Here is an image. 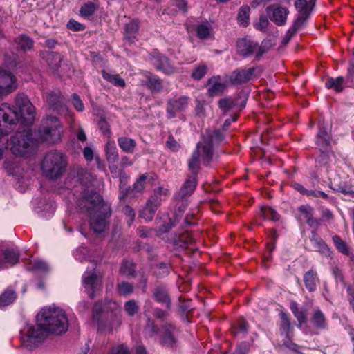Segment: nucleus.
<instances>
[{
	"instance_id": "obj_11",
	"label": "nucleus",
	"mask_w": 354,
	"mask_h": 354,
	"mask_svg": "<svg viewBox=\"0 0 354 354\" xmlns=\"http://www.w3.org/2000/svg\"><path fill=\"white\" fill-rule=\"evenodd\" d=\"M82 286L88 296L93 299L102 290V278L93 270H86L82 275Z\"/></svg>"
},
{
	"instance_id": "obj_18",
	"label": "nucleus",
	"mask_w": 354,
	"mask_h": 354,
	"mask_svg": "<svg viewBox=\"0 0 354 354\" xmlns=\"http://www.w3.org/2000/svg\"><path fill=\"white\" fill-rule=\"evenodd\" d=\"M257 70V68L252 67L248 69L235 71L230 77V82L232 84L245 83L257 76L256 72Z\"/></svg>"
},
{
	"instance_id": "obj_53",
	"label": "nucleus",
	"mask_w": 354,
	"mask_h": 354,
	"mask_svg": "<svg viewBox=\"0 0 354 354\" xmlns=\"http://www.w3.org/2000/svg\"><path fill=\"white\" fill-rule=\"evenodd\" d=\"M124 309L128 315L133 316L138 313V306L135 300L131 299L125 302Z\"/></svg>"
},
{
	"instance_id": "obj_27",
	"label": "nucleus",
	"mask_w": 354,
	"mask_h": 354,
	"mask_svg": "<svg viewBox=\"0 0 354 354\" xmlns=\"http://www.w3.org/2000/svg\"><path fill=\"white\" fill-rule=\"evenodd\" d=\"M1 259L3 261V268L6 264L13 266L18 262L19 253L12 249H7L6 250H1Z\"/></svg>"
},
{
	"instance_id": "obj_61",
	"label": "nucleus",
	"mask_w": 354,
	"mask_h": 354,
	"mask_svg": "<svg viewBox=\"0 0 354 354\" xmlns=\"http://www.w3.org/2000/svg\"><path fill=\"white\" fill-rule=\"evenodd\" d=\"M72 103L75 109L78 111H83L84 109V104L80 97L74 93L72 95Z\"/></svg>"
},
{
	"instance_id": "obj_26",
	"label": "nucleus",
	"mask_w": 354,
	"mask_h": 354,
	"mask_svg": "<svg viewBox=\"0 0 354 354\" xmlns=\"http://www.w3.org/2000/svg\"><path fill=\"white\" fill-rule=\"evenodd\" d=\"M46 102L54 110L59 111L63 106V99L59 91L50 92L46 95Z\"/></svg>"
},
{
	"instance_id": "obj_31",
	"label": "nucleus",
	"mask_w": 354,
	"mask_h": 354,
	"mask_svg": "<svg viewBox=\"0 0 354 354\" xmlns=\"http://www.w3.org/2000/svg\"><path fill=\"white\" fill-rule=\"evenodd\" d=\"M311 322L315 328L319 330H324L327 328V322L324 313L319 310H315Z\"/></svg>"
},
{
	"instance_id": "obj_48",
	"label": "nucleus",
	"mask_w": 354,
	"mask_h": 354,
	"mask_svg": "<svg viewBox=\"0 0 354 354\" xmlns=\"http://www.w3.org/2000/svg\"><path fill=\"white\" fill-rule=\"evenodd\" d=\"M320 152L321 153L317 161L319 164L322 165V166L328 167V163L332 160V158L335 157L334 153L332 151H324Z\"/></svg>"
},
{
	"instance_id": "obj_50",
	"label": "nucleus",
	"mask_w": 354,
	"mask_h": 354,
	"mask_svg": "<svg viewBox=\"0 0 354 354\" xmlns=\"http://www.w3.org/2000/svg\"><path fill=\"white\" fill-rule=\"evenodd\" d=\"M96 6L93 2L85 3L80 8V15L84 17H88L94 14Z\"/></svg>"
},
{
	"instance_id": "obj_58",
	"label": "nucleus",
	"mask_w": 354,
	"mask_h": 354,
	"mask_svg": "<svg viewBox=\"0 0 354 354\" xmlns=\"http://www.w3.org/2000/svg\"><path fill=\"white\" fill-rule=\"evenodd\" d=\"M309 15H308L307 12H304V14H299L297 19L292 24V26L295 27L297 30H299L304 25Z\"/></svg>"
},
{
	"instance_id": "obj_15",
	"label": "nucleus",
	"mask_w": 354,
	"mask_h": 354,
	"mask_svg": "<svg viewBox=\"0 0 354 354\" xmlns=\"http://www.w3.org/2000/svg\"><path fill=\"white\" fill-rule=\"evenodd\" d=\"M21 158L15 156L5 160L3 167L9 175L17 178H24L25 167L21 160Z\"/></svg>"
},
{
	"instance_id": "obj_22",
	"label": "nucleus",
	"mask_w": 354,
	"mask_h": 354,
	"mask_svg": "<svg viewBox=\"0 0 354 354\" xmlns=\"http://www.w3.org/2000/svg\"><path fill=\"white\" fill-rule=\"evenodd\" d=\"M169 194L170 192L169 189L165 187L160 186L153 190L147 201L154 205L155 207L159 208L162 202L165 200Z\"/></svg>"
},
{
	"instance_id": "obj_55",
	"label": "nucleus",
	"mask_w": 354,
	"mask_h": 354,
	"mask_svg": "<svg viewBox=\"0 0 354 354\" xmlns=\"http://www.w3.org/2000/svg\"><path fill=\"white\" fill-rule=\"evenodd\" d=\"M134 264L131 262H123L120 267V272L126 276H133L135 272Z\"/></svg>"
},
{
	"instance_id": "obj_29",
	"label": "nucleus",
	"mask_w": 354,
	"mask_h": 354,
	"mask_svg": "<svg viewBox=\"0 0 354 354\" xmlns=\"http://www.w3.org/2000/svg\"><path fill=\"white\" fill-rule=\"evenodd\" d=\"M118 143L120 148L124 152L128 153H133L134 152L136 146L135 140L126 136H121L118 138Z\"/></svg>"
},
{
	"instance_id": "obj_59",
	"label": "nucleus",
	"mask_w": 354,
	"mask_h": 354,
	"mask_svg": "<svg viewBox=\"0 0 354 354\" xmlns=\"http://www.w3.org/2000/svg\"><path fill=\"white\" fill-rule=\"evenodd\" d=\"M298 210L304 216L306 221L313 216V209L308 205L300 206Z\"/></svg>"
},
{
	"instance_id": "obj_6",
	"label": "nucleus",
	"mask_w": 354,
	"mask_h": 354,
	"mask_svg": "<svg viewBox=\"0 0 354 354\" xmlns=\"http://www.w3.org/2000/svg\"><path fill=\"white\" fill-rule=\"evenodd\" d=\"M20 333L22 346L28 350H32L41 344L46 335L44 329L37 323L36 325L26 324Z\"/></svg>"
},
{
	"instance_id": "obj_62",
	"label": "nucleus",
	"mask_w": 354,
	"mask_h": 354,
	"mask_svg": "<svg viewBox=\"0 0 354 354\" xmlns=\"http://www.w3.org/2000/svg\"><path fill=\"white\" fill-rule=\"evenodd\" d=\"M268 24L269 21L268 18L264 15H261L260 16L259 21L254 23V26L257 29L262 30L267 28Z\"/></svg>"
},
{
	"instance_id": "obj_63",
	"label": "nucleus",
	"mask_w": 354,
	"mask_h": 354,
	"mask_svg": "<svg viewBox=\"0 0 354 354\" xmlns=\"http://www.w3.org/2000/svg\"><path fill=\"white\" fill-rule=\"evenodd\" d=\"M32 269L35 270L46 271L48 268V265L41 260H35L32 262Z\"/></svg>"
},
{
	"instance_id": "obj_25",
	"label": "nucleus",
	"mask_w": 354,
	"mask_h": 354,
	"mask_svg": "<svg viewBox=\"0 0 354 354\" xmlns=\"http://www.w3.org/2000/svg\"><path fill=\"white\" fill-rule=\"evenodd\" d=\"M153 297L156 301L165 304L167 308L170 306V298L167 288L163 286L156 288L153 292Z\"/></svg>"
},
{
	"instance_id": "obj_20",
	"label": "nucleus",
	"mask_w": 354,
	"mask_h": 354,
	"mask_svg": "<svg viewBox=\"0 0 354 354\" xmlns=\"http://www.w3.org/2000/svg\"><path fill=\"white\" fill-rule=\"evenodd\" d=\"M266 11L268 14L272 12V15L270 16V19L277 25L283 26L286 24L289 13L286 8L281 6H269L267 8Z\"/></svg>"
},
{
	"instance_id": "obj_28",
	"label": "nucleus",
	"mask_w": 354,
	"mask_h": 354,
	"mask_svg": "<svg viewBox=\"0 0 354 354\" xmlns=\"http://www.w3.org/2000/svg\"><path fill=\"white\" fill-rule=\"evenodd\" d=\"M139 29V22L137 20H131L125 24V37L129 42L133 43L136 40V35Z\"/></svg>"
},
{
	"instance_id": "obj_14",
	"label": "nucleus",
	"mask_w": 354,
	"mask_h": 354,
	"mask_svg": "<svg viewBox=\"0 0 354 354\" xmlns=\"http://www.w3.org/2000/svg\"><path fill=\"white\" fill-rule=\"evenodd\" d=\"M17 87L16 77L9 71L0 68V97L10 95Z\"/></svg>"
},
{
	"instance_id": "obj_23",
	"label": "nucleus",
	"mask_w": 354,
	"mask_h": 354,
	"mask_svg": "<svg viewBox=\"0 0 354 354\" xmlns=\"http://www.w3.org/2000/svg\"><path fill=\"white\" fill-rule=\"evenodd\" d=\"M208 93L211 96L219 95L226 88V84L220 81V77L218 76L210 78L208 80Z\"/></svg>"
},
{
	"instance_id": "obj_33",
	"label": "nucleus",
	"mask_w": 354,
	"mask_h": 354,
	"mask_svg": "<svg viewBox=\"0 0 354 354\" xmlns=\"http://www.w3.org/2000/svg\"><path fill=\"white\" fill-rule=\"evenodd\" d=\"M315 5V0H296L295 1V6L299 14L307 12L310 16L312 10Z\"/></svg>"
},
{
	"instance_id": "obj_13",
	"label": "nucleus",
	"mask_w": 354,
	"mask_h": 354,
	"mask_svg": "<svg viewBox=\"0 0 354 354\" xmlns=\"http://www.w3.org/2000/svg\"><path fill=\"white\" fill-rule=\"evenodd\" d=\"M149 61L158 71L165 74L171 75L177 71L176 68L170 63L169 59L157 50L150 53Z\"/></svg>"
},
{
	"instance_id": "obj_1",
	"label": "nucleus",
	"mask_w": 354,
	"mask_h": 354,
	"mask_svg": "<svg viewBox=\"0 0 354 354\" xmlns=\"http://www.w3.org/2000/svg\"><path fill=\"white\" fill-rule=\"evenodd\" d=\"M35 109L28 96L18 93L15 98V105L3 103L0 106V160L8 149V134L12 126L21 123L30 126L35 119Z\"/></svg>"
},
{
	"instance_id": "obj_36",
	"label": "nucleus",
	"mask_w": 354,
	"mask_h": 354,
	"mask_svg": "<svg viewBox=\"0 0 354 354\" xmlns=\"http://www.w3.org/2000/svg\"><path fill=\"white\" fill-rule=\"evenodd\" d=\"M15 44L23 51L30 50L33 46L32 39L26 35H21L15 39Z\"/></svg>"
},
{
	"instance_id": "obj_60",
	"label": "nucleus",
	"mask_w": 354,
	"mask_h": 354,
	"mask_svg": "<svg viewBox=\"0 0 354 354\" xmlns=\"http://www.w3.org/2000/svg\"><path fill=\"white\" fill-rule=\"evenodd\" d=\"M110 354H130L129 350L127 345L122 344L113 346L110 352Z\"/></svg>"
},
{
	"instance_id": "obj_4",
	"label": "nucleus",
	"mask_w": 354,
	"mask_h": 354,
	"mask_svg": "<svg viewBox=\"0 0 354 354\" xmlns=\"http://www.w3.org/2000/svg\"><path fill=\"white\" fill-rule=\"evenodd\" d=\"M37 141L29 129L16 131L8 140V148L15 156L25 157L34 151Z\"/></svg>"
},
{
	"instance_id": "obj_7",
	"label": "nucleus",
	"mask_w": 354,
	"mask_h": 354,
	"mask_svg": "<svg viewBox=\"0 0 354 354\" xmlns=\"http://www.w3.org/2000/svg\"><path fill=\"white\" fill-rule=\"evenodd\" d=\"M77 205L88 214L101 209V206L109 204L104 202L93 189H84L77 196Z\"/></svg>"
},
{
	"instance_id": "obj_57",
	"label": "nucleus",
	"mask_w": 354,
	"mask_h": 354,
	"mask_svg": "<svg viewBox=\"0 0 354 354\" xmlns=\"http://www.w3.org/2000/svg\"><path fill=\"white\" fill-rule=\"evenodd\" d=\"M87 254L88 249L85 247H80L74 252L75 258L80 261L86 260L87 259Z\"/></svg>"
},
{
	"instance_id": "obj_44",
	"label": "nucleus",
	"mask_w": 354,
	"mask_h": 354,
	"mask_svg": "<svg viewBox=\"0 0 354 354\" xmlns=\"http://www.w3.org/2000/svg\"><path fill=\"white\" fill-rule=\"evenodd\" d=\"M145 84L152 91H159L162 88V83L160 79L156 76L148 73L147 75Z\"/></svg>"
},
{
	"instance_id": "obj_19",
	"label": "nucleus",
	"mask_w": 354,
	"mask_h": 354,
	"mask_svg": "<svg viewBox=\"0 0 354 354\" xmlns=\"http://www.w3.org/2000/svg\"><path fill=\"white\" fill-rule=\"evenodd\" d=\"M331 136L327 129L319 125V131L316 136V145L320 151H331L330 149Z\"/></svg>"
},
{
	"instance_id": "obj_8",
	"label": "nucleus",
	"mask_w": 354,
	"mask_h": 354,
	"mask_svg": "<svg viewBox=\"0 0 354 354\" xmlns=\"http://www.w3.org/2000/svg\"><path fill=\"white\" fill-rule=\"evenodd\" d=\"M62 125L56 117H48L39 129V138L42 141L55 142L61 139Z\"/></svg>"
},
{
	"instance_id": "obj_47",
	"label": "nucleus",
	"mask_w": 354,
	"mask_h": 354,
	"mask_svg": "<svg viewBox=\"0 0 354 354\" xmlns=\"http://www.w3.org/2000/svg\"><path fill=\"white\" fill-rule=\"evenodd\" d=\"M261 215L264 219H270L274 221H279V214L270 207H263L261 210Z\"/></svg>"
},
{
	"instance_id": "obj_3",
	"label": "nucleus",
	"mask_w": 354,
	"mask_h": 354,
	"mask_svg": "<svg viewBox=\"0 0 354 354\" xmlns=\"http://www.w3.org/2000/svg\"><path fill=\"white\" fill-rule=\"evenodd\" d=\"M36 321L46 333L59 335L66 333L68 327L66 314L59 308H43L37 314Z\"/></svg>"
},
{
	"instance_id": "obj_9",
	"label": "nucleus",
	"mask_w": 354,
	"mask_h": 354,
	"mask_svg": "<svg viewBox=\"0 0 354 354\" xmlns=\"http://www.w3.org/2000/svg\"><path fill=\"white\" fill-rule=\"evenodd\" d=\"M91 229L96 234H102L106 231L109 225V218L111 215L110 205L101 206L96 212L88 214Z\"/></svg>"
},
{
	"instance_id": "obj_2",
	"label": "nucleus",
	"mask_w": 354,
	"mask_h": 354,
	"mask_svg": "<svg viewBox=\"0 0 354 354\" xmlns=\"http://www.w3.org/2000/svg\"><path fill=\"white\" fill-rule=\"evenodd\" d=\"M225 140L223 132L218 129H207L202 136V140L197 143L191 158L188 162L189 170L192 172L182 185L176 194V198L184 199L194 192L197 185L196 176L200 171V160L207 165L212 160L214 148L219 145Z\"/></svg>"
},
{
	"instance_id": "obj_45",
	"label": "nucleus",
	"mask_w": 354,
	"mask_h": 354,
	"mask_svg": "<svg viewBox=\"0 0 354 354\" xmlns=\"http://www.w3.org/2000/svg\"><path fill=\"white\" fill-rule=\"evenodd\" d=\"M17 297V295L13 290L7 289L0 296V307L8 306L12 303Z\"/></svg>"
},
{
	"instance_id": "obj_37",
	"label": "nucleus",
	"mask_w": 354,
	"mask_h": 354,
	"mask_svg": "<svg viewBox=\"0 0 354 354\" xmlns=\"http://www.w3.org/2000/svg\"><path fill=\"white\" fill-rule=\"evenodd\" d=\"M240 98V96L236 97H227L222 98L218 101V106L223 111H228L237 106L238 100Z\"/></svg>"
},
{
	"instance_id": "obj_56",
	"label": "nucleus",
	"mask_w": 354,
	"mask_h": 354,
	"mask_svg": "<svg viewBox=\"0 0 354 354\" xmlns=\"http://www.w3.org/2000/svg\"><path fill=\"white\" fill-rule=\"evenodd\" d=\"M166 146L172 151H178L180 149V145L172 135H169L166 142Z\"/></svg>"
},
{
	"instance_id": "obj_54",
	"label": "nucleus",
	"mask_w": 354,
	"mask_h": 354,
	"mask_svg": "<svg viewBox=\"0 0 354 354\" xmlns=\"http://www.w3.org/2000/svg\"><path fill=\"white\" fill-rule=\"evenodd\" d=\"M122 212L126 216L128 225H131L136 216V213L133 209L131 206L126 205L122 207Z\"/></svg>"
},
{
	"instance_id": "obj_35",
	"label": "nucleus",
	"mask_w": 354,
	"mask_h": 354,
	"mask_svg": "<svg viewBox=\"0 0 354 354\" xmlns=\"http://www.w3.org/2000/svg\"><path fill=\"white\" fill-rule=\"evenodd\" d=\"M45 59L48 66L54 71L59 67L62 61V55L56 52L46 53Z\"/></svg>"
},
{
	"instance_id": "obj_51",
	"label": "nucleus",
	"mask_w": 354,
	"mask_h": 354,
	"mask_svg": "<svg viewBox=\"0 0 354 354\" xmlns=\"http://www.w3.org/2000/svg\"><path fill=\"white\" fill-rule=\"evenodd\" d=\"M133 286L128 282L122 281L118 284L117 290L118 293L123 296H127L133 291Z\"/></svg>"
},
{
	"instance_id": "obj_34",
	"label": "nucleus",
	"mask_w": 354,
	"mask_h": 354,
	"mask_svg": "<svg viewBox=\"0 0 354 354\" xmlns=\"http://www.w3.org/2000/svg\"><path fill=\"white\" fill-rule=\"evenodd\" d=\"M153 180L154 178L152 174H143L134 183L133 185V190L136 192H141L145 189L147 182L152 181Z\"/></svg>"
},
{
	"instance_id": "obj_64",
	"label": "nucleus",
	"mask_w": 354,
	"mask_h": 354,
	"mask_svg": "<svg viewBox=\"0 0 354 354\" xmlns=\"http://www.w3.org/2000/svg\"><path fill=\"white\" fill-rule=\"evenodd\" d=\"M146 330L151 335H156L158 333V327L154 324L153 321L150 318L147 319Z\"/></svg>"
},
{
	"instance_id": "obj_32",
	"label": "nucleus",
	"mask_w": 354,
	"mask_h": 354,
	"mask_svg": "<svg viewBox=\"0 0 354 354\" xmlns=\"http://www.w3.org/2000/svg\"><path fill=\"white\" fill-rule=\"evenodd\" d=\"M158 209V207H155L154 205L147 201L140 212V216L147 221H151L153 220Z\"/></svg>"
},
{
	"instance_id": "obj_10",
	"label": "nucleus",
	"mask_w": 354,
	"mask_h": 354,
	"mask_svg": "<svg viewBox=\"0 0 354 354\" xmlns=\"http://www.w3.org/2000/svg\"><path fill=\"white\" fill-rule=\"evenodd\" d=\"M268 41H263L261 46L248 38H242L237 41V52L243 57H249L256 53V56L259 57L266 53Z\"/></svg>"
},
{
	"instance_id": "obj_16",
	"label": "nucleus",
	"mask_w": 354,
	"mask_h": 354,
	"mask_svg": "<svg viewBox=\"0 0 354 354\" xmlns=\"http://www.w3.org/2000/svg\"><path fill=\"white\" fill-rule=\"evenodd\" d=\"M189 98L186 96L175 97L168 101L167 112L169 118H173L177 113L184 111L188 104Z\"/></svg>"
},
{
	"instance_id": "obj_46",
	"label": "nucleus",
	"mask_w": 354,
	"mask_h": 354,
	"mask_svg": "<svg viewBox=\"0 0 354 354\" xmlns=\"http://www.w3.org/2000/svg\"><path fill=\"white\" fill-rule=\"evenodd\" d=\"M333 241L337 249V250L342 253L343 254L349 256L350 255V250L348 245L346 244L344 241L340 238V236L337 235H335L332 237Z\"/></svg>"
},
{
	"instance_id": "obj_52",
	"label": "nucleus",
	"mask_w": 354,
	"mask_h": 354,
	"mask_svg": "<svg viewBox=\"0 0 354 354\" xmlns=\"http://www.w3.org/2000/svg\"><path fill=\"white\" fill-rule=\"evenodd\" d=\"M281 333L285 335L286 337L288 336L289 332L290 330L291 326H290V322L288 317V315L284 313H281Z\"/></svg>"
},
{
	"instance_id": "obj_21",
	"label": "nucleus",
	"mask_w": 354,
	"mask_h": 354,
	"mask_svg": "<svg viewBox=\"0 0 354 354\" xmlns=\"http://www.w3.org/2000/svg\"><path fill=\"white\" fill-rule=\"evenodd\" d=\"M329 187L336 192H341L345 195L354 197V187L338 182L336 178H332L330 175L328 176Z\"/></svg>"
},
{
	"instance_id": "obj_17",
	"label": "nucleus",
	"mask_w": 354,
	"mask_h": 354,
	"mask_svg": "<svg viewBox=\"0 0 354 354\" xmlns=\"http://www.w3.org/2000/svg\"><path fill=\"white\" fill-rule=\"evenodd\" d=\"M105 153L110 171L113 174L117 171L116 162L118 160V152L114 141L108 140L105 145Z\"/></svg>"
},
{
	"instance_id": "obj_39",
	"label": "nucleus",
	"mask_w": 354,
	"mask_h": 354,
	"mask_svg": "<svg viewBox=\"0 0 354 354\" xmlns=\"http://www.w3.org/2000/svg\"><path fill=\"white\" fill-rule=\"evenodd\" d=\"M118 307V304L115 302L111 301H105L103 302H97L94 306L93 315L97 317L100 313L109 310H113Z\"/></svg>"
},
{
	"instance_id": "obj_42",
	"label": "nucleus",
	"mask_w": 354,
	"mask_h": 354,
	"mask_svg": "<svg viewBox=\"0 0 354 354\" xmlns=\"http://www.w3.org/2000/svg\"><path fill=\"white\" fill-rule=\"evenodd\" d=\"M102 75L104 80L115 86L124 87L126 85L125 81L119 75L110 74L103 70L102 71Z\"/></svg>"
},
{
	"instance_id": "obj_40",
	"label": "nucleus",
	"mask_w": 354,
	"mask_h": 354,
	"mask_svg": "<svg viewBox=\"0 0 354 354\" xmlns=\"http://www.w3.org/2000/svg\"><path fill=\"white\" fill-rule=\"evenodd\" d=\"M250 9L248 6L241 7L237 15V21L240 26L246 27L250 22Z\"/></svg>"
},
{
	"instance_id": "obj_49",
	"label": "nucleus",
	"mask_w": 354,
	"mask_h": 354,
	"mask_svg": "<svg viewBox=\"0 0 354 354\" xmlns=\"http://www.w3.org/2000/svg\"><path fill=\"white\" fill-rule=\"evenodd\" d=\"M207 66L205 64H200L194 69L191 77L195 80L202 79L207 73Z\"/></svg>"
},
{
	"instance_id": "obj_41",
	"label": "nucleus",
	"mask_w": 354,
	"mask_h": 354,
	"mask_svg": "<svg viewBox=\"0 0 354 354\" xmlns=\"http://www.w3.org/2000/svg\"><path fill=\"white\" fill-rule=\"evenodd\" d=\"M316 274L313 270L306 272L304 276V282L306 288L310 291L313 292L316 289Z\"/></svg>"
},
{
	"instance_id": "obj_43",
	"label": "nucleus",
	"mask_w": 354,
	"mask_h": 354,
	"mask_svg": "<svg viewBox=\"0 0 354 354\" xmlns=\"http://www.w3.org/2000/svg\"><path fill=\"white\" fill-rule=\"evenodd\" d=\"M212 30L211 25L207 22L198 24L196 28L197 37L201 39H207L211 35Z\"/></svg>"
},
{
	"instance_id": "obj_12",
	"label": "nucleus",
	"mask_w": 354,
	"mask_h": 354,
	"mask_svg": "<svg viewBox=\"0 0 354 354\" xmlns=\"http://www.w3.org/2000/svg\"><path fill=\"white\" fill-rule=\"evenodd\" d=\"M75 180L80 183L81 190L100 188L102 181L84 168L77 167L73 174Z\"/></svg>"
},
{
	"instance_id": "obj_38",
	"label": "nucleus",
	"mask_w": 354,
	"mask_h": 354,
	"mask_svg": "<svg viewBox=\"0 0 354 354\" xmlns=\"http://www.w3.org/2000/svg\"><path fill=\"white\" fill-rule=\"evenodd\" d=\"M325 86L328 89H333L336 92H341L344 88V78L342 77H329L325 82Z\"/></svg>"
},
{
	"instance_id": "obj_30",
	"label": "nucleus",
	"mask_w": 354,
	"mask_h": 354,
	"mask_svg": "<svg viewBox=\"0 0 354 354\" xmlns=\"http://www.w3.org/2000/svg\"><path fill=\"white\" fill-rule=\"evenodd\" d=\"M165 333L162 337V344L166 347H172L176 344L174 336V327L171 324H165L164 326Z\"/></svg>"
},
{
	"instance_id": "obj_24",
	"label": "nucleus",
	"mask_w": 354,
	"mask_h": 354,
	"mask_svg": "<svg viewBox=\"0 0 354 354\" xmlns=\"http://www.w3.org/2000/svg\"><path fill=\"white\" fill-rule=\"evenodd\" d=\"M310 241L317 248V250L326 257H330L331 251L324 241L318 236L315 231L312 232V236L310 239Z\"/></svg>"
},
{
	"instance_id": "obj_5",
	"label": "nucleus",
	"mask_w": 354,
	"mask_h": 354,
	"mask_svg": "<svg viewBox=\"0 0 354 354\" xmlns=\"http://www.w3.org/2000/svg\"><path fill=\"white\" fill-rule=\"evenodd\" d=\"M67 160L65 156L55 150L46 154L41 163V169L48 178L57 179L65 172Z\"/></svg>"
}]
</instances>
